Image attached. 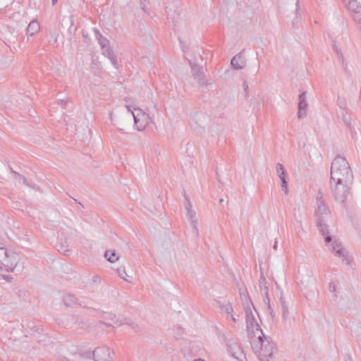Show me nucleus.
<instances>
[{
	"mask_svg": "<svg viewBox=\"0 0 361 361\" xmlns=\"http://www.w3.org/2000/svg\"><path fill=\"white\" fill-rule=\"evenodd\" d=\"M231 65L232 68L235 70L243 69L245 66L246 60L242 52H240L232 58Z\"/></svg>",
	"mask_w": 361,
	"mask_h": 361,
	"instance_id": "nucleus-17",
	"label": "nucleus"
},
{
	"mask_svg": "<svg viewBox=\"0 0 361 361\" xmlns=\"http://www.w3.org/2000/svg\"><path fill=\"white\" fill-rule=\"evenodd\" d=\"M187 217L190 223V225L192 228L193 233L197 235H198V229H197V219L196 218L195 212L192 209L187 210Z\"/></svg>",
	"mask_w": 361,
	"mask_h": 361,
	"instance_id": "nucleus-19",
	"label": "nucleus"
},
{
	"mask_svg": "<svg viewBox=\"0 0 361 361\" xmlns=\"http://www.w3.org/2000/svg\"><path fill=\"white\" fill-rule=\"evenodd\" d=\"M58 361H69V360L66 357H59Z\"/></svg>",
	"mask_w": 361,
	"mask_h": 361,
	"instance_id": "nucleus-45",
	"label": "nucleus"
},
{
	"mask_svg": "<svg viewBox=\"0 0 361 361\" xmlns=\"http://www.w3.org/2000/svg\"><path fill=\"white\" fill-rule=\"evenodd\" d=\"M111 353H114L107 346L97 347L92 352L86 353L87 356H92L94 361H112Z\"/></svg>",
	"mask_w": 361,
	"mask_h": 361,
	"instance_id": "nucleus-7",
	"label": "nucleus"
},
{
	"mask_svg": "<svg viewBox=\"0 0 361 361\" xmlns=\"http://www.w3.org/2000/svg\"><path fill=\"white\" fill-rule=\"evenodd\" d=\"M279 302L282 311V316H286L288 314L287 303L283 298H280Z\"/></svg>",
	"mask_w": 361,
	"mask_h": 361,
	"instance_id": "nucleus-26",
	"label": "nucleus"
},
{
	"mask_svg": "<svg viewBox=\"0 0 361 361\" xmlns=\"http://www.w3.org/2000/svg\"><path fill=\"white\" fill-rule=\"evenodd\" d=\"M317 200V207L314 212L317 226L321 234L325 235L328 233V225L326 224V221L330 214V211L323 200L321 190L318 192Z\"/></svg>",
	"mask_w": 361,
	"mask_h": 361,
	"instance_id": "nucleus-2",
	"label": "nucleus"
},
{
	"mask_svg": "<svg viewBox=\"0 0 361 361\" xmlns=\"http://www.w3.org/2000/svg\"><path fill=\"white\" fill-rule=\"evenodd\" d=\"M295 18H298V16L300 15V13H299V8H300V6H299V1L297 0L296 3H295Z\"/></svg>",
	"mask_w": 361,
	"mask_h": 361,
	"instance_id": "nucleus-38",
	"label": "nucleus"
},
{
	"mask_svg": "<svg viewBox=\"0 0 361 361\" xmlns=\"http://www.w3.org/2000/svg\"><path fill=\"white\" fill-rule=\"evenodd\" d=\"M224 200L223 198L219 199V203L224 202Z\"/></svg>",
	"mask_w": 361,
	"mask_h": 361,
	"instance_id": "nucleus-55",
	"label": "nucleus"
},
{
	"mask_svg": "<svg viewBox=\"0 0 361 361\" xmlns=\"http://www.w3.org/2000/svg\"><path fill=\"white\" fill-rule=\"evenodd\" d=\"M102 54L105 56L108 57L114 67H115L116 69H118V63L117 61V57L114 54L113 49L111 47H108L107 48L104 49L102 50Z\"/></svg>",
	"mask_w": 361,
	"mask_h": 361,
	"instance_id": "nucleus-18",
	"label": "nucleus"
},
{
	"mask_svg": "<svg viewBox=\"0 0 361 361\" xmlns=\"http://www.w3.org/2000/svg\"><path fill=\"white\" fill-rule=\"evenodd\" d=\"M357 0H350L349 1V4H352L353 3V1H356Z\"/></svg>",
	"mask_w": 361,
	"mask_h": 361,
	"instance_id": "nucleus-54",
	"label": "nucleus"
},
{
	"mask_svg": "<svg viewBox=\"0 0 361 361\" xmlns=\"http://www.w3.org/2000/svg\"><path fill=\"white\" fill-rule=\"evenodd\" d=\"M72 320H74V322L75 323H77L78 322V326H80V329H87V326H86V324L83 322V321H80V322H78V317H71Z\"/></svg>",
	"mask_w": 361,
	"mask_h": 361,
	"instance_id": "nucleus-31",
	"label": "nucleus"
},
{
	"mask_svg": "<svg viewBox=\"0 0 361 361\" xmlns=\"http://www.w3.org/2000/svg\"><path fill=\"white\" fill-rule=\"evenodd\" d=\"M193 361H204V360L201 358H198V359L194 360Z\"/></svg>",
	"mask_w": 361,
	"mask_h": 361,
	"instance_id": "nucleus-52",
	"label": "nucleus"
},
{
	"mask_svg": "<svg viewBox=\"0 0 361 361\" xmlns=\"http://www.w3.org/2000/svg\"><path fill=\"white\" fill-rule=\"evenodd\" d=\"M273 247H274V250L277 249V242L276 241L274 243V245Z\"/></svg>",
	"mask_w": 361,
	"mask_h": 361,
	"instance_id": "nucleus-50",
	"label": "nucleus"
},
{
	"mask_svg": "<svg viewBox=\"0 0 361 361\" xmlns=\"http://www.w3.org/2000/svg\"><path fill=\"white\" fill-rule=\"evenodd\" d=\"M337 102H338V104L340 106V108L344 109L343 106H345V104L344 102H343L342 101H341L339 97L338 98V101Z\"/></svg>",
	"mask_w": 361,
	"mask_h": 361,
	"instance_id": "nucleus-41",
	"label": "nucleus"
},
{
	"mask_svg": "<svg viewBox=\"0 0 361 361\" xmlns=\"http://www.w3.org/2000/svg\"><path fill=\"white\" fill-rule=\"evenodd\" d=\"M298 118H304L307 114V103L306 101V92H302L298 97Z\"/></svg>",
	"mask_w": 361,
	"mask_h": 361,
	"instance_id": "nucleus-16",
	"label": "nucleus"
},
{
	"mask_svg": "<svg viewBox=\"0 0 361 361\" xmlns=\"http://www.w3.org/2000/svg\"><path fill=\"white\" fill-rule=\"evenodd\" d=\"M240 299L243 301V305L244 310L245 312V316H254L252 309H253L255 310V312L257 313V316H259V313L257 312L252 300H250V298L249 297H247V291L245 290V293L240 292Z\"/></svg>",
	"mask_w": 361,
	"mask_h": 361,
	"instance_id": "nucleus-11",
	"label": "nucleus"
},
{
	"mask_svg": "<svg viewBox=\"0 0 361 361\" xmlns=\"http://www.w3.org/2000/svg\"><path fill=\"white\" fill-rule=\"evenodd\" d=\"M243 89H244V92L245 93V97H249V94H248L249 87H248V84L246 80L243 81Z\"/></svg>",
	"mask_w": 361,
	"mask_h": 361,
	"instance_id": "nucleus-35",
	"label": "nucleus"
},
{
	"mask_svg": "<svg viewBox=\"0 0 361 361\" xmlns=\"http://www.w3.org/2000/svg\"><path fill=\"white\" fill-rule=\"evenodd\" d=\"M226 312H227L228 314H229V310L233 311V308H232L231 306L226 307Z\"/></svg>",
	"mask_w": 361,
	"mask_h": 361,
	"instance_id": "nucleus-47",
	"label": "nucleus"
},
{
	"mask_svg": "<svg viewBox=\"0 0 361 361\" xmlns=\"http://www.w3.org/2000/svg\"><path fill=\"white\" fill-rule=\"evenodd\" d=\"M298 223H299V226L295 228L297 233L298 234L305 233V231H304V229L302 226L301 221H298Z\"/></svg>",
	"mask_w": 361,
	"mask_h": 361,
	"instance_id": "nucleus-34",
	"label": "nucleus"
},
{
	"mask_svg": "<svg viewBox=\"0 0 361 361\" xmlns=\"http://www.w3.org/2000/svg\"><path fill=\"white\" fill-rule=\"evenodd\" d=\"M94 35L102 48V50L110 47L109 41L104 37L97 29H94Z\"/></svg>",
	"mask_w": 361,
	"mask_h": 361,
	"instance_id": "nucleus-20",
	"label": "nucleus"
},
{
	"mask_svg": "<svg viewBox=\"0 0 361 361\" xmlns=\"http://www.w3.org/2000/svg\"><path fill=\"white\" fill-rule=\"evenodd\" d=\"M18 256L16 253L8 252L5 247H0V270L13 271L18 264Z\"/></svg>",
	"mask_w": 361,
	"mask_h": 361,
	"instance_id": "nucleus-4",
	"label": "nucleus"
},
{
	"mask_svg": "<svg viewBox=\"0 0 361 361\" xmlns=\"http://www.w3.org/2000/svg\"><path fill=\"white\" fill-rule=\"evenodd\" d=\"M9 169H10L11 173L13 175L14 178L18 179L20 183H22L27 185H28L27 182V179L23 175L20 174L19 173L15 171L11 166H9Z\"/></svg>",
	"mask_w": 361,
	"mask_h": 361,
	"instance_id": "nucleus-23",
	"label": "nucleus"
},
{
	"mask_svg": "<svg viewBox=\"0 0 361 361\" xmlns=\"http://www.w3.org/2000/svg\"><path fill=\"white\" fill-rule=\"evenodd\" d=\"M40 29L39 24L37 20H31L29 23L27 30L26 34L29 36H33L35 33H37Z\"/></svg>",
	"mask_w": 361,
	"mask_h": 361,
	"instance_id": "nucleus-22",
	"label": "nucleus"
},
{
	"mask_svg": "<svg viewBox=\"0 0 361 361\" xmlns=\"http://www.w3.org/2000/svg\"><path fill=\"white\" fill-rule=\"evenodd\" d=\"M343 180L345 183H353V175L350 164L345 157L336 156L331 166V181Z\"/></svg>",
	"mask_w": 361,
	"mask_h": 361,
	"instance_id": "nucleus-1",
	"label": "nucleus"
},
{
	"mask_svg": "<svg viewBox=\"0 0 361 361\" xmlns=\"http://www.w3.org/2000/svg\"><path fill=\"white\" fill-rule=\"evenodd\" d=\"M183 195L185 198L184 206H185V209L186 210L192 209V204H191L190 200L185 190H183Z\"/></svg>",
	"mask_w": 361,
	"mask_h": 361,
	"instance_id": "nucleus-27",
	"label": "nucleus"
},
{
	"mask_svg": "<svg viewBox=\"0 0 361 361\" xmlns=\"http://www.w3.org/2000/svg\"><path fill=\"white\" fill-rule=\"evenodd\" d=\"M281 187L282 190L285 192V193L288 192V182L286 179L281 180Z\"/></svg>",
	"mask_w": 361,
	"mask_h": 361,
	"instance_id": "nucleus-32",
	"label": "nucleus"
},
{
	"mask_svg": "<svg viewBox=\"0 0 361 361\" xmlns=\"http://www.w3.org/2000/svg\"><path fill=\"white\" fill-rule=\"evenodd\" d=\"M335 186L332 188V193L336 201L344 203L350 195L353 184H347L343 180H334Z\"/></svg>",
	"mask_w": 361,
	"mask_h": 361,
	"instance_id": "nucleus-5",
	"label": "nucleus"
},
{
	"mask_svg": "<svg viewBox=\"0 0 361 361\" xmlns=\"http://www.w3.org/2000/svg\"><path fill=\"white\" fill-rule=\"evenodd\" d=\"M61 104H67V102L64 101V100H61Z\"/></svg>",
	"mask_w": 361,
	"mask_h": 361,
	"instance_id": "nucleus-51",
	"label": "nucleus"
},
{
	"mask_svg": "<svg viewBox=\"0 0 361 361\" xmlns=\"http://www.w3.org/2000/svg\"><path fill=\"white\" fill-rule=\"evenodd\" d=\"M345 361H352V358L350 355H347L345 357Z\"/></svg>",
	"mask_w": 361,
	"mask_h": 361,
	"instance_id": "nucleus-44",
	"label": "nucleus"
},
{
	"mask_svg": "<svg viewBox=\"0 0 361 361\" xmlns=\"http://www.w3.org/2000/svg\"><path fill=\"white\" fill-rule=\"evenodd\" d=\"M59 252H63L66 254V252H68V250L64 249V246L63 245H60V247L58 250Z\"/></svg>",
	"mask_w": 361,
	"mask_h": 361,
	"instance_id": "nucleus-42",
	"label": "nucleus"
},
{
	"mask_svg": "<svg viewBox=\"0 0 361 361\" xmlns=\"http://www.w3.org/2000/svg\"><path fill=\"white\" fill-rule=\"evenodd\" d=\"M105 325L106 326H111L112 324H109V323H104Z\"/></svg>",
	"mask_w": 361,
	"mask_h": 361,
	"instance_id": "nucleus-56",
	"label": "nucleus"
},
{
	"mask_svg": "<svg viewBox=\"0 0 361 361\" xmlns=\"http://www.w3.org/2000/svg\"><path fill=\"white\" fill-rule=\"evenodd\" d=\"M57 1H58V0H51V1H52V4H53V5L56 4V2H57Z\"/></svg>",
	"mask_w": 361,
	"mask_h": 361,
	"instance_id": "nucleus-53",
	"label": "nucleus"
},
{
	"mask_svg": "<svg viewBox=\"0 0 361 361\" xmlns=\"http://www.w3.org/2000/svg\"><path fill=\"white\" fill-rule=\"evenodd\" d=\"M283 171H286V170L284 169L283 166L281 164L278 163V164H276V172H277V173L279 174V173H280L281 172H282Z\"/></svg>",
	"mask_w": 361,
	"mask_h": 361,
	"instance_id": "nucleus-37",
	"label": "nucleus"
},
{
	"mask_svg": "<svg viewBox=\"0 0 361 361\" xmlns=\"http://www.w3.org/2000/svg\"><path fill=\"white\" fill-rule=\"evenodd\" d=\"M342 119L344 122L345 125L348 128L349 130H352L351 126V118L349 115L347 114V113L343 111L342 114Z\"/></svg>",
	"mask_w": 361,
	"mask_h": 361,
	"instance_id": "nucleus-25",
	"label": "nucleus"
},
{
	"mask_svg": "<svg viewBox=\"0 0 361 361\" xmlns=\"http://www.w3.org/2000/svg\"><path fill=\"white\" fill-rule=\"evenodd\" d=\"M329 289L330 292L334 293L336 291V286L333 283H329Z\"/></svg>",
	"mask_w": 361,
	"mask_h": 361,
	"instance_id": "nucleus-39",
	"label": "nucleus"
},
{
	"mask_svg": "<svg viewBox=\"0 0 361 361\" xmlns=\"http://www.w3.org/2000/svg\"><path fill=\"white\" fill-rule=\"evenodd\" d=\"M64 319L67 320L68 317H57L56 319V322L58 324L59 326L63 325L64 326L65 328H71V325H70L68 322L65 323V322L63 321Z\"/></svg>",
	"mask_w": 361,
	"mask_h": 361,
	"instance_id": "nucleus-28",
	"label": "nucleus"
},
{
	"mask_svg": "<svg viewBox=\"0 0 361 361\" xmlns=\"http://www.w3.org/2000/svg\"><path fill=\"white\" fill-rule=\"evenodd\" d=\"M333 49H334V51L336 52V55L338 56V57L341 59L342 63L343 64L344 63L343 55L342 52L341 51V50L338 49V46L335 43L333 44Z\"/></svg>",
	"mask_w": 361,
	"mask_h": 361,
	"instance_id": "nucleus-29",
	"label": "nucleus"
},
{
	"mask_svg": "<svg viewBox=\"0 0 361 361\" xmlns=\"http://www.w3.org/2000/svg\"><path fill=\"white\" fill-rule=\"evenodd\" d=\"M104 257L110 262L113 263L118 260V257L116 256L115 251H106Z\"/></svg>",
	"mask_w": 361,
	"mask_h": 361,
	"instance_id": "nucleus-24",
	"label": "nucleus"
},
{
	"mask_svg": "<svg viewBox=\"0 0 361 361\" xmlns=\"http://www.w3.org/2000/svg\"><path fill=\"white\" fill-rule=\"evenodd\" d=\"M250 344L262 361H270L272 359L276 350L274 343L270 342L267 337L252 339Z\"/></svg>",
	"mask_w": 361,
	"mask_h": 361,
	"instance_id": "nucleus-3",
	"label": "nucleus"
},
{
	"mask_svg": "<svg viewBox=\"0 0 361 361\" xmlns=\"http://www.w3.org/2000/svg\"><path fill=\"white\" fill-rule=\"evenodd\" d=\"M26 325H27V328L30 329V330L32 331V333H35V331L37 329H40L39 327L35 326L34 323L32 322H27Z\"/></svg>",
	"mask_w": 361,
	"mask_h": 361,
	"instance_id": "nucleus-33",
	"label": "nucleus"
},
{
	"mask_svg": "<svg viewBox=\"0 0 361 361\" xmlns=\"http://www.w3.org/2000/svg\"><path fill=\"white\" fill-rule=\"evenodd\" d=\"M267 283L265 277L263 276V274H262L259 280V287L260 289L261 294L264 298V302L265 305H267L268 308L270 310V314H272L274 310L271 308L270 306L269 298L268 297L269 288L268 286H267Z\"/></svg>",
	"mask_w": 361,
	"mask_h": 361,
	"instance_id": "nucleus-12",
	"label": "nucleus"
},
{
	"mask_svg": "<svg viewBox=\"0 0 361 361\" xmlns=\"http://www.w3.org/2000/svg\"><path fill=\"white\" fill-rule=\"evenodd\" d=\"M231 318H232L233 322H234V323H236L238 321V319H237V317H231Z\"/></svg>",
	"mask_w": 361,
	"mask_h": 361,
	"instance_id": "nucleus-49",
	"label": "nucleus"
},
{
	"mask_svg": "<svg viewBox=\"0 0 361 361\" xmlns=\"http://www.w3.org/2000/svg\"><path fill=\"white\" fill-rule=\"evenodd\" d=\"M72 198V200L75 202V203H78L82 208H84V206L79 202H78L77 200H75V198L71 197Z\"/></svg>",
	"mask_w": 361,
	"mask_h": 361,
	"instance_id": "nucleus-46",
	"label": "nucleus"
},
{
	"mask_svg": "<svg viewBox=\"0 0 361 361\" xmlns=\"http://www.w3.org/2000/svg\"><path fill=\"white\" fill-rule=\"evenodd\" d=\"M278 175H279V177L280 178L281 180L286 179V171H283L282 172H281Z\"/></svg>",
	"mask_w": 361,
	"mask_h": 361,
	"instance_id": "nucleus-40",
	"label": "nucleus"
},
{
	"mask_svg": "<svg viewBox=\"0 0 361 361\" xmlns=\"http://www.w3.org/2000/svg\"><path fill=\"white\" fill-rule=\"evenodd\" d=\"M247 336L250 341L255 338H264L260 325L255 317H246Z\"/></svg>",
	"mask_w": 361,
	"mask_h": 361,
	"instance_id": "nucleus-6",
	"label": "nucleus"
},
{
	"mask_svg": "<svg viewBox=\"0 0 361 361\" xmlns=\"http://www.w3.org/2000/svg\"><path fill=\"white\" fill-rule=\"evenodd\" d=\"M3 63V65H6V64L8 65V63Z\"/></svg>",
	"mask_w": 361,
	"mask_h": 361,
	"instance_id": "nucleus-57",
	"label": "nucleus"
},
{
	"mask_svg": "<svg viewBox=\"0 0 361 361\" xmlns=\"http://www.w3.org/2000/svg\"><path fill=\"white\" fill-rule=\"evenodd\" d=\"M33 340L37 343L47 346L51 343V338L42 329H37L35 333L31 334Z\"/></svg>",
	"mask_w": 361,
	"mask_h": 361,
	"instance_id": "nucleus-13",
	"label": "nucleus"
},
{
	"mask_svg": "<svg viewBox=\"0 0 361 361\" xmlns=\"http://www.w3.org/2000/svg\"><path fill=\"white\" fill-rule=\"evenodd\" d=\"M92 281L93 283H97V282H99V277L98 276H94L92 278Z\"/></svg>",
	"mask_w": 361,
	"mask_h": 361,
	"instance_id": "nucleus-43",
	"label": "nucleus"
},
{
	"mask_svg": "<svg viewBox=\"0 0 361 361\" xmlns=\"http://www.w3.org/2000/svg\"><path fill=\"white\" fill-rule=\"evenodd\" d=\"M61 300L66 307L73 308L82 305L79 298L75 294L71 293H63Z\"/></svg>",
	"mask_w": 361,
	"mask_h": 361,
	"instance_id": "nucleus-14",
	"label": "nucleus"
},
{
	"mask_svg": "<svg viewBox=\"0 0 361 361\" xmlns=\"http://www.w3.org/2000/svg\"><path fill=\"white\" fill-rule=\"evenodd\" d=\"M189 64L191 67V71L193 77L198 80L200 86L208 85V82L204 80V68L202 66L196 64L195 61L189 60Z\"/></svg>",
	"mask_w": 361,
	"mask_h": 361,
	"instance_id": "nucleus-8",
	"label": "nucleus"
},
{
	"mask_svg": "<svg viewBox=\"0 0 361 361\" xmlns=\"http://www.w3.org/2000/svg\"><path fill=\"white\" fill-rule=\"evenodd\" d=\"M228 352L235 359L241 360L244 357L243 353L236 338H230L226 341Z\"/></svg>",
	"mask_w": 361,
	"mask_h": 361,
	"instance_id": "nucleus-9",
	"label": "nucleus"
},
{
	"mask_svg": "<svg viewBox=\"0 0 361 361\" xmlns=\"http://www.w3.org/2000/svg\"><path fill=\"white\" fill-rule=\"evenodd\" d=\"M117 272H118V276L123 279V280L128 281V282H130V281L128 279H127L126 278V276H127V274L126 272V270H125V268L124 267H120L117 269Z\"/></svg>",
	"mask_w": 361,
	"mask_h": 361,
	"instance_id": "nucleus-30",
	"label": "nucleus"
},
{
	"mask_svg": "<svg viewBox=\"0 0 361 361\" xmlns=\"http://www.w3.org/2000/svg\"><path fill=\"white\" fill-rule=\"evenodd\" d=\"M134 118L135 126L137 130H142L145 126L149 123V115L146 114L141 109L138 110V113L135 115L132 112Z\"/></svg>",
	"mask_w": 361,
	"mask_h": 361,
	"instance_id": "nucleus-10",
	"label": "nucleus"
},
{
	"mask_svg": "<svg viewBox=\"0 0 361 361\" xmlns=\"http://www.w3.org/2000/svg\"><path fill=\"white\" fill-rule=\"evenodd\" d=\"M331 252H334L336 256L342 257L343 261L345 262L346 264H350V261L348 259V256L345 254V250L343 248L341 243L334 240L331 243Z\"/></svg>",
	"mask_w": 361,
	"mask_h": 361,
	"instance_id": "nucleus-15",
	"label": "nucleus"
},
{
	"mask_svg": "<svg viewBox=\"0 0 361 361\" xmlns=\"http://www.w3.org/2000/svg\"><path fill=\"white\" fill-rule=\"evenodd\" d=\"M328 233H329L328 231ZM324 236V241L326 244L330 243L332 241L331 236L329 235V233H326L325 235H322Z\"/></svg>",
	"mask_w": 361,
	"mask_h": 361,
	"instance_id": "nucleus-36",
	"label": "nucleus"
},
{
	"mask_svg": "<svg viewBox=\"0 0 361 361\" xmlns=\"http://www.w3.org/2000/svg\"><path fill=\"white\" fill-rule=\"evenodd\" d=\"M114 324L116 326L128 324V326H131L135 332L140 331V326L138 324L135 325L134 323L130 322V319L129 317H122V319H121L119 322L118 319H116L115 322H114Z\"/></svg>",
	"mask_w": 361,
	"mask_h": 361,
	"instance_id": "nucleus-21",
	"label": "nucleus"
},
{
	"mask_svg": "<svg viewBox=\"0 0 361 361\" xmlns=\"http://www.w3.org/2000/svg\"><path fill=\"white\" fill-rule=\"evenodd\" d=\"M342 66L345 71H347V63L344 62L343 65L342 64Z\"/></svg>",
	"mask_w": 361,
	"mask_h": 361,
	"instance_id": "nucleus-48",
	"label": "nucleus"
}]
</instances>
